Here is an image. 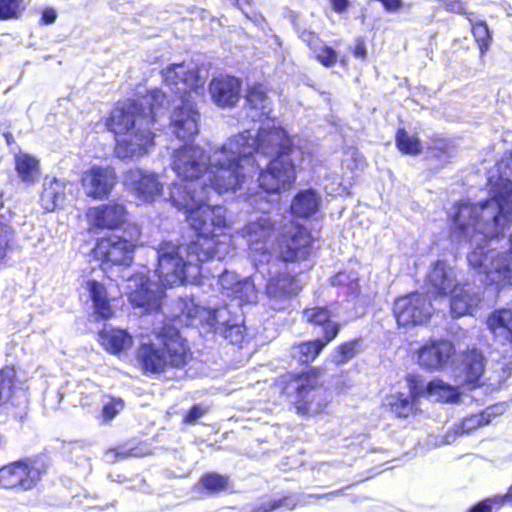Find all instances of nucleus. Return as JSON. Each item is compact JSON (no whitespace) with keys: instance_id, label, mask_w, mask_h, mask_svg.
Returning <instances> with one entry per match:
<instances>
[{"instance_id":"f704fd0d","label":"nucleus","mask_w":512,"mask_h":512,"mask_svg":"<svg viewBox=\"0 0 512 512\" xmlns=\"http://www.w3.org/2000/svg\"><path fill=\"white\" fill-rule=\"evenodd\" d=\"M245 99L248 107L257 111L259 116L269 113L270 101L264 84L256 82L249 85L246 90Z\"/></svg>"},{"instance_id":"aec40b11","label":"nucleus","mask_w":512,"mask_h":512,"mask_svg":"<svg viewBox=\"0 0 512 512\" xmlns=\"http://www.w3.org/2000/svg\"><path fill=\"white\" fill-rule=\"evenodd\" d=\"M303 284L297 273L284 270L270 274L264 285V293L274 301L284 302L297 297Z\"/></svg>"},{"instance_id":"e2e57ef3","label":"nucleus","mask_w":512,"mask_h":512,"mask_svg":"<svg viewBox=\"0 0 512 512\" xmlns=\"http://www.w3.org/2000/svg\"><path fill=\"white\" fill-rule=\"evenodd\" d=\"M506 368H507V371H508L507 376H509L510 373H511V370H512V364H510V363L506 364Z\"/></svg>"},{"instance_id":"b1692460","label":"nucleus","mask_w":512,"mask_h":512,"mask_svg":"<svg viewBox=\"0 0 512 512\" xmlns=\"http://www.w3.org/2000/svg\"><path fill=\"white\" fill-rule=\"evenodd\" d=\"M450 313L453 318L472 315L482 301L469 284H461L450 294Z\"/></svg>"},{"instance_id":"8fccbe9b","label":"nucleus","mask_w":512,"mask_h":512,"mask_svg":"<svg viewBox=\"0 0 512 512\" xmlns=\"http://www.w3.org/2000/svg\"><path fill=\"white\" fill-rule=\"evenodd\" d=\"M498 502L493 497H486L469 507L467 512H499Z\"/></svg>"},{"instance_id":"3c124183","label":"nucleus","mask_w":512,"mask_h":512,"mask_svg":"<svg viewBox=\"0 0 512 512\" xmlns=\"http://www.w3.org/2000/svg\"><path fill=\"white\" fill-rule=\"evenodd\" d=\"M206 413V409L199 404L191 406L183 415L182 422L184 424L193 425L197 420Z\"/></svg>"},{"instance_id":"58836bf2","label":"nucleus","mask_w":512,"mask_h":512,"mask_svg":"<svg viewBox=\"0 0 512 512\" xmlns=\"http://www.w3.org/2000/svg\"><path fill=\"white\" fill-rule=\"evenodd\" d=\"M427 394L437 395L442 401L455 403L460 398L457 387L451 386L440 379L431 380L427 385Z\"/></svg>"},{"instance_id":"864d4df0","label":"nucleus","mask_w":512,"mask_h":512,"mask_svg":"<svg viewBox=\"0 0 512 512\" xmlns=\"http://www.w3.org/2000/svg\"><path fill=\"white\" fill-rule=\"evenodd\" d=\"M301 38L306 43V45L314 52H317L318 49L321 47L320 36L315 32L304 31L301 35Z\"/></svg>"},{"instance_id":"a211bd4d","label":"nucleus","mask_w":512,"mask_h":512,"mask_svg":"<svg viewBox=\"0 0 512 512\" xmlns=\"http://www.w3.org/2000/svg\"><path fill=\"white\" fill-rule=\"evenodd\" d=\"M455 352L451 341L441 339H428L417 350V363L428 371H439L448 364Z\"/></svg>"},{"instance_id":"c85d7f7f","label":"nucleus","mask_w":512,"mask_h":512,"mask_svg":"<svg viewBox=\"0 0 512 512\" xmlns=\"http://www.w3.org/2000/svg\"><path fill=\"white\" fill-rule=\"evenodd\" d=\"M85 288L89 293L97 318L102 320L111 319L114 315V310L105 285L95 279H89L86 281Z\"/></svg>"},{"instance_id":"49530a36","label":"nucleus","mask_w":512,"mask_h":512,"mask_svg":"<svg viewBox=\"0 0 512 512\" xmlns=\"http://www.w3.org/2000/svg\"><path fill=\"white\" fill-rule=\"evenodd\" d=\"M106 455L109 456L113 461L139 456L137 448L129 446L128 443H121L108 448Z\"/></svg>"},{"instance_id":"de8ad7c7","label":"nucleus","mask_w":512,"mask_h":512,"mask_svg":"<svg viewBox=\"0 0 512 512\" xmlns=\"http://www.w3.org/2000/svg\"><path fill=\"white\" fill-rule=\"evenodd\" d=\"M405 380L408 385V395L416 401H419V399L427 393L426 386L423 384L420 376L416 374H408L405 377Z\"/></svg>"},{"instance_id":"412c9836","label":"nucleus","mask_w":512,"mask_h":512,"mask_svg":"<svg viewBox=\"0 0 512 512\" xmlns=\"http://www.w3.org/2000/svg\"><path fill=\"white\" fill-rule=\"evenodd\" d=\"M128 280L134 283L127 292L128 300L134 308H141L146 313L160 310L161 298L152 289V282L148 275L136 272Z\"/></svg>"},{"instance_id":"9d476101","label":"nucleus","mask_w":512,"mask_h":512,"mask_svg":"<svg viewBox=\"0 0 512 512\" xmlns=\"http://www.w3.org/2000/svg\"><path fill=\"white\" fill-rule=\"evenodd\" d=\"M297 180L296 165L292 155L271 157L266 166L260 169L258 187L267 194H280L291 190Z\"/></svg>"},{"instance_id":"c03bdc74","label":"nucleus","mask_w":512,"mask_h":512,"mask_svg":"<svg viewBox=\"0 0 512 512\" xmlns=\"http://www.w3.org/2000/svg\"><path fill=\"white\" fill-rule=\"evenodd\" d=\"M231 295L234 299H238L241 304L249 303L255 295V288L248 279L236 281L231 287Z\"/></svg>"},{"instance_id":"5701e85b","label":"nucleus","mask_w":512,"mask_h":512,"mask_svg":"<svg viewBox=\"0 0 512 512\" xmlns=\"http://www.w3.org/2000/svg\"><path fill=\"white\" fill-rule=\"evenodd\" d=\"M487 359L483 351L476 346L468 347L461 352L460 367L464 383L470 390L483 386L482 380Z\"/></svg>"},{"instance_id":"2f4dec72","label":"nucleus","mask_w":512,"mask_h":512,"mask_svg":"<svg viewBox=\"0 0 512 512\" xmlns=\"http://www.w3.org/2000/svg\"><path fill=\"white\" fill-rule=\"evenodd\" d=\"M65 182L52 178L44 184L39 202L44 212H53L63 205L65 200Z\"/></svg>"},{"instance_id":"1a4fd4ad","label":"nucleus","mask_w":512,"mask_h":512,"mask_svg":"<svg viewBox=\"0 0 512 512\" xmlns=\"http://www.w3.org/2000/svg\"><path fill=\"white\" fill-rule=\"evenodd\" d=\"M136 248V240L116 234H105L95 240L90 254L105 271L115 266L130 267L134 261Z\"/></svg>"},{"instance_id":"f3484780","label":"nucleus","mask_w":512,"mask_h":512,"mask_svg":"<svg viewBox=\"0 0 512 512\" xmlns=\"http://www.w3.org/2000/svg\"><path fill=\"white\" fill-rule=\"evenodd\" d=\"M125 184L138 199L146 203L162 195L163 184L159 176L151 171L133 167L125 173Z\"/></svg>"},{"instance_id":"5fc2aeb1","label":"nucleus","mask_w":512,"mask_h":512,"mask_svg":"<svg viewBox=\"0 0 512 512\" xmlns=\"http://www.w3.org/2000/svg\"><path fill=\"white\" fill-rule=\"evenodd\" d=\"M353 56L357 59L365 61L368 57V51L366 43L363 37H357L355 39L354 47L351 50Z\"/></svg>"},{"instance_id":"603ef678","label":"nucleus","mask_w":512,"mask_h":512,"mask_svg":"<svg viewBox=\"0 0 512 512\" xmlns=\"http://www.w3.org/2000/svg\"><path fill=\"white\" fill-rule=\"evenodd\" d=\"M287 501V497L279 498V499H271L266 502H262L256 508V512H271L274 511L281 506H283Z\"/></svg>"},{"instance_id":"393cba45","label":"nucleus","mask_w":512,"mask_h":512,"mask_svg":"<svg viewBox=\"0 0 512 512\" xmlns=\"http://www.w3.org/2000/svg\"><path fill=\"white\" fill-rule=\"evenodd\" d=\"M486 325L495 341L502 346L512 347V309L493 310L486 319Z\"/></svg>"},{"instance_id":"0e129e2a","label":"nucleus","mask_w":512,"mask_h":512,"mask_svg":"<svg viewBox=\"0 0 512 512\" xmlns=\"http://www.w3.org/2000/svg\"><path fill=\"white\" fill-rule=\"evenodd\" d=\"M133 226L136 229L137 235L140 236V230H139L138 226L135 224Z\"/></svg>"},{"instance_id":"09e8293b","label":"nucleus","mask_w":512,"mask_h":512,"mask_svg":"<svg viewBox=\"0 0 512 512\" xmlns=\"http://www.w3.org/2000/svg\"><path fill=\"white\" fill-rule=\"evenodd\" d=\"M315 59L324 67L330 68L337 63L338 55L337 52L330 46H321L317 52H315Z\"/></svg>"},{"instance_id":"39448f33","label":"nucleus","mask_w":512,"mask_h":512,"mask_svg":"<svg viewBox=\"0 0 512 512\" xmlns=\"http://www.w3.org/2000/svg\"><path fill=\"white\" fill-rule=\"evenodd\" d=\"M157 343H140L134 354L144 375H161L168 370H182L194 359L190 342L171 323H164L155 332Z\"/></svg>"},{"instance_id":"7c9ffc66","label":"nucleus","mask_w":512,"mask_h":512,"mask_svg":"<svg viewBox=\"0 0 512 512\" xmlns=\"http://www.w3.org/2000/svg\"><path fill=\"white\" fill-rule=\"evenodd\" d=\"M14 169L22 182L35 184L41 175L40 160L27 152L14 155Z\"/></svg>"},{"instance_id":"bf43d9fd","label":"nucleus","mask_w":512,"mask_h":512,"mask_svg":"<svg viewBox=\"0 0 512 512\" xmlns=\"http://www.w3.org/2000/svg\"><path fill=\"white\" fill-rule=\"evenodd\" d=\"M331 9L336 13H343L349 6V0H330Z\"/></svg>"},{"instance_id":"a19ab883","label":"nucleus","mask_w":512,"mask_h":512,"mask_svg":"<svg viewBox=\"0 0 512 512\" xmlns=\"http://www.w3.org/2000/svg\"><path fill=\"white\" fill-rule=\"evenodd\" d=\"M491 422L490 415L484 411L464 417L456 426V433L460 435L471 434L477 429Z\"/></svg>"},{"instance_id":"680f3d73","label":"nucleus","mask_w":512,"mask_h":512,"mask_svg":"<svg viewBox=\"0 0 512 512\" xmlns=\"http://www.w3.org/2000/svg\"><path fill=\"white\" fill-rule=\"evenodd\" d=\"M234 5L238 6L239 8L242 7V4L246 2V0H230Z\"/></svg>"},{"instance_id":"ddd939ff","label":"nucleus","mask_w":512,"mask_h":512,"mask_svg":"<svg viewBox=\"0 0 512 512\" xmlns=\"http://www.w3.org/2000/svg\"><path fill=\"white\" fill-rule=\"evenodd\" d=\"M80 184L85 195L94 200H107L118 184V175L111 165H92L84 170Z\"/></svg>"},{"instance_id":"bb28decb","label":"nucleus","mask_w":512,"mask_h":512,"mask_svg":"<svg viewBox=\"0 0 512 512\" xmlns=\"http://www.w3.org/2000/svg\"><path fill=\"white\" fill-rule=\"evenodd\" d=\"M333 316V311L328 305L308 306L302 310V319L306 324L314 328H321L322 335L335 332L336 339L341 330V324L333 321Z\"/></svg>"},{"instance_id":"79ce46f5","label":"nucleus","mask_w":512,"mask_h":512,"mask_svg":"<svg viewBox=\"0 0 512 512\" xmlns=\"http://www.w3.org/2000/svg\"><path fill=\"white\" fill-rule=\"evenodd\" d=\"M26 6L25 0H0V21L20 19Z\"/></svg>"},{"instance_id":"4468645a","label":"nucleus","mask_w":512,"mask_h":512,"mask_svg":"<svg viewBox=\"0 0 512 512\" xmlns=\"http://www.w3.org/2000/svg\"><path fill=\"white\" fill-rule=\"evenodd\" d=\"M468 262L472 268L486 276L498 274L503 279L512 278V233L509 237V251L495 253L493 250L483 251L476 248L468 255Z\"/></svg>"},{"instance_id":"37998d69","label":"nucleus","mask_w":512,"mask_h":512,"mask_svg":"<svg viewBox=\"0 0 512 512\" xmlns=\"http://www.w3.org/2000/svg\"><path fill=\"white\" fill-rule=\"evenodd\" d=\"M125 408V402L121 397L109 396V400L103 404L100 411V419L103 424L110 423Z\"/></svg>"},{"instance_id":"a18cd8bd","label":"nucleus","mask_w":512,"mask_h":512,"mask_svg":"<svg viewBox=\"0 0 512 512\" xmlns=\"http://www.w3.org/2000/svg\"><path fill=\"white\" fill-rule=\"evenodd\" d=\"M275 225L268 219H258L251 225V231L256 234V242H266V240L274 233Z\"/></svg>"},{"instance_id":"4be33fe9","label":"nucleus","mask_w":512,"mask_h":512,"mask_svg":"<svg viewBox=\"0 0 512 512\" xmlns=\"http://www.w3.org/2000/svg\"><path fill=\"white\" fill-rule=\"evenodd\" d=\"M242 81L232 75L213 77L209 83L212 101L219 107L231 108L240 100Z\"/></svg>"},{"instance_id":"7ed1b4c3","label":"nucleus","mask_w":512,"mask_h":512,"mask_svg":"<svg viewBox=\"0 0 512 512\" xmlns=\"http://www.w3.org/2000/svg\"><path fill=\"white\" fill-rule=\"evenodd\" d=\"M294 149L292 137L280 126L259 128L256 135L248 130L233 135L222 145L223 156L212 168V186L218 194L236 192L246 180L244 160L257 153L272 157L292 155Z\"/></svg>"},{"instance_id":"4d7b16f0","label":"nucleus","mask_w":512,"mask_h":512,"mask_svg":"<svg viewBox=\"0 0 512 512\" xmlns=\"http://www.w3.org/2000/svg\"><path fill=\"white\" fill-rule=\"evenodd\" d=\"M493 499L498 502L497 506L500 510L506 504L512 505V485L509 486L505 494L493 496Z\"/></svg>"},{"instance_id":"e433bc0d","label":"nucleus","mask_w":512,"mask_h":512,"mask_svg":"<svg viewBox=\"0 0 512 512\" xmlns=\"http://www.w3.org/2000/svg\"><path fill=\"white\" fill-rule=\"evenodd\" d=\"M395 146L404 155L415 156L423 151L422 143L416 135H411L401 127L395 133Z\"/></svg>"},{"instance_id":"4c0bfd02","label":"nucleus","mask_w":512,"mask_h":512,"mask_svg":"<svg viewBox=\"0 0 512 512\" xmlns=\"http://www.w3.org/2000/svg\"><path fill=\"white\" fill-rule=\"evenodd\" d=\"M360 342V338H355L337 345L331 354L332 362L337 366L349 362L358 354Z\"/></svg>"},{"instance_id":"473e14b6","label":"nucleus","mask_w":512,"mask_h":512,"mask_svg":"<svg viewBox=\"0 0 512 512\" xmlns=\"http://www.w3.org/2000/svg\"><path fill=\"white\" fill-rule=\"evenodd\" d=\"M320 197L316 191L306 189L299 191L292 199L290 210L298 218H308L318 211Z\"/></svg>"},{"instance_id":"f03ea898","label":"nucleus","mask_w":512,"mask_h":512,"mask_svg":"<svg viewBox=\"0 0 512 512\" xmlns=\"http://www.w3.org/2000/svg\"><path fill=\"white\" fill-rule=\"evenodd\" d=\"M495 167L498 174L488 180L491 198L454 211L450 235L457 241H470L475 234L486 240L503 237L512 223V149L503 152Z\"/></svg>"},{"instance_id":"72a5a7b5","label":"nucleus","mask_w":512,"mask_h":512,"mask_svg":"<svg viewBox=\"0 0 512 512\" xmlns=\"http://www.w3.org/2000/svg\"><path fill=\"white\" fill-rule=\"evenodd\" d=\"M231 480L228 475L218 472H206L201 475L195 490L203 495H218L230 489Z\"/></svg>"},{"instance_id":"f8f14e48","label":"nucleus","mask_w":512,"mask_h":512,"mask_svg":"<svg viewBox=\"0 0 512 512\" xmlns=\"http://www.w3.org/2000/svg\"><path fill=\"white\" fill-rule=\"evenodd\" d=\"M18 383L17 371L14 365L0 368V413L18 421H24L28 416L29 400L25 396L16 395Z\"/></svg>"},{"instance_id":"c756f323","label":"nucleus","mask_w":512,"mask_h":512,"mask_svg":"<svg viewBox=\"0 0 512 512\" xmlns=\"http://www.w3.org/2000/svg\"><path fill=\"white\" fill-rule=\"evenodd\" d=\"M99 344L111 354H119L133 344L132 336L123 329L103 328L98 332Z\"/></svg>"},{"instance_id":"423d86ee","label":"nucleus","mask_w":512,"mask_h":512,"mask_svg":"<svg viewBox=\"0 0 512 512\" xmlns=\"http://www.w3.org/2000/svg\"><path fill=\"white\" fill-rule=\"evenodd\" d=\"M323 368L309 366L300 371H288L279 375L273 388L279 398L288 402L297 414L307 416L312 410L314 393L322 388Z\"/></svg>"},{"instance_id":"a878e982","label":"nucleus","mask_w":512,"mask_h":512,"mask_svg":"<svg viewBox=\"0 0 512 512\" xmlns=\"http://www.w3.org/2000/svg\"><path fill=\"white\" fill-rule=\"evenodd\" d=\"M335 340V332L321 337L301 341L291 347V357L301 365H310L321 354L323 349Z\"/></svg>"},{"instance_id":"6e6d98bb","label":"nucleus","mask_w":512,"mask_h":512,"mask_svg":"<svg viewBox=\"0 0 512 512\" xmlns=\"http://www.w3.org/2000/svg\"><path fill=\"white\" fill-rule=\"evenodd\" d=\"M456 4H457L456 6H454L453 3L449 4L448 5L450 7L449 10L465 16V18L470 22L471 26H473V23H477L479 21V20H476L475 14L467 11L459 1H457Z\"/></svg>"},{"instance_id":"ea45409f","label":"nucleus","mask_w":512,"mask_h":512,"mask_svg":"<svg viewBox=\"0 0 512 512\" xmlns=\"http://www.w3.org/2000/svg\"><path fill=\"white\" fill-rule=\"evenodd\" d=\"M470 31L479 49L480 55H485L493 40L492 32L488 24L484 20H479L477 23H473V26L470 27Z\"/></svg>"},{"instance_id":"6e6552de","label":"nucleus","mask_w":512,"mask_h":512,"mask_svg":"<svg viewBox=\"0 0 512 512\" xmlns=\"http://www.w3.org/2000/svg\"><path fill=\"white\" fill-rule=\"evenodd\" d=\"M313 243L314 238L307 227L289 221L281 227L275 239L274 249L279 261L297 263L306 261L310 257Z\"/></svg>"},{"instance_id":"20e7f679","label":"nucleus","mask_w":512,"mask_h":512,"mask_svg":"<svg viewBox=\"0 0 512 512\" xmlns=\"http://www.w3.org/2000/svg\"><path fill=\"white\" fill-rule=\"evenodd\" d=\"M166 95L160 89L147 91L139 99L118 102L109 111L105 126L117 139L114 154L119 159L141 157L148 153L155 142V123L164 109Z\"/></svg>"},{"instance_id":"9b49d317","label":"nucleus","mask_w":512,"mask_h":512,"mask_svg":"<svg viewBox=\"0 0 512 512\" xmlns=\"http://www.w3.org/2000/svg\"><path fill=\"white\" fill-rule=\"evenodd\" d=\"M392 312L399 327L422 326L432 317V304L427 295L414 291L396 297Z\"/></svg>"},{"instance_id":"0eeeda50","label":"nucleus","mask_w":512,"mask_h":512,"mask_svg":"<svg viewBox=\"0 0 512 512\" xmlns=\"http://www.w3.org/2000/svg\"><path fill=\"white\" fill-rule=\"evenodd\" d=\"M51 466V458L44 452L11 461L0 467V487L30 491L48 475Z\"/></svg>"},{"instance_id":"cd10ccee","label":"nucleus","mask_w":512,"mask_h":512,"mask_svg":"<svg viewBox=\"0 0 512 512\" xmlns=\"http://www.w3.org/2000/svg\"><path fill=\"white\" fill-rule=\"evenodd\" d=\"M383 406L398 419H408L421 413L419 401L403 392L387 394Z\"/></svg>"},{"instance_id":"c9c22d12","label":"nucleus","mask_w":512,"mask_h":512,"mask_svg":"<svg viewBox=\"0 0 512 512\" xmlns=\"http://www.w3.org/2000/svg\"><path fill=\"white\" fill-rule=\"evenodd\" d=\"M429 282L434 289V292L440 296L450 295L456 287L461 284L455 282V278L452 277L451 273L446 271L442 266H436L430 272Z\"/></svg>"},{"instance_id":"f257e3e1","label":"nucleus","mask_w":512,"mask_h":512,"mask_svg":"<svg viewBox=\"0 0 512 512\" xmlns=\"http://www.w3.org/2000/svg\"><path fill=\"white\" fill-rule=\"evenodd\" d=\"M223 156L222 147L214 152V159L208 161L205 151L199 146L183 145L174 150L171 168L185 183H172L169 186L168 200L184 213L188 227L195 238L184 247L170 241H162L157 249L156 273L164 288L196 281L202 275V265L214 259H221L220 237L228 229L225 208L212 205L204 198L197 197L193 182L207 175L202 190L210 187L212 168Z\"/></svg>"},{"instance_id":"6ab92c4d","label":"nucleus","mask_w":512,"mask_h":512,"mask_svg":"<svg viewBox=\"0 0 512 512\" xmlns=\"http://www.w3.org/2000/svg\"><path fill=\"white\" fill-rule=\"evenodd\" d=\"M199 119L200 114L195 104L183 97L181 104L176 106L171 113L170 126L178 139L187 141L198 134Z\"/></svg>"},{"instance_id":"dca6fc26","label":"nucleus","mask_w":512,"mask_h":512,"mask_svg":"<svg viewBox=\"0 0 512 512\" xmlns=\"http://www.w3.org/2000/svg\"><path fill=\"white\" fill-rule=\"evenodd\" d=\"M160 74L166 86L185 98L203 86L198 71L184 62L170 64L162 69Z\"/></svg>"},{"instance_id":"052dcab7","label":"nucleus","mask_w":512,"mask_h":512,"mask_svg":"<svg viewBox=\"0 0 512 512\" xmlns=\"http://www.w3.org/2000/svg\"><path fill=\"white\" fill-rule=\"evenodd\" d=\"M3 137L7 143V145H12L13 143H15V139H14V136L11 132L7 131V132H4L3 133Z\"/></svg>"},{"instance_id":"13d9d810","label":"nucleus","mask_w":512,"mask_h":512,"mask_svg":"<svg viewBox=\"0 0 512 512\" xmlns=\"http://www.w3.org/2000/svg\"><path fill=\"white\" fill-rule=\"evenodd\" d=\"M57 13L53 8H46L43 10L40 23L44 25L52 24L56 21Z\"/></svg>"},{"instance_id":"2eb2a0df","label":"nucleus","mask_w":512,"mask_h":512,"mask_svg":"<svg viewBox=\"0 0 512 512\" xmlns=\"http://www.w3.org/2000/svg\"><path fill=\"white\" fill-rule=\"evenodd\" d=\"M128 215L126 205L116 200L90 207L86 212L90 228L100 231L123 229L128 222Z\"/></svg>"}]
</instances>
